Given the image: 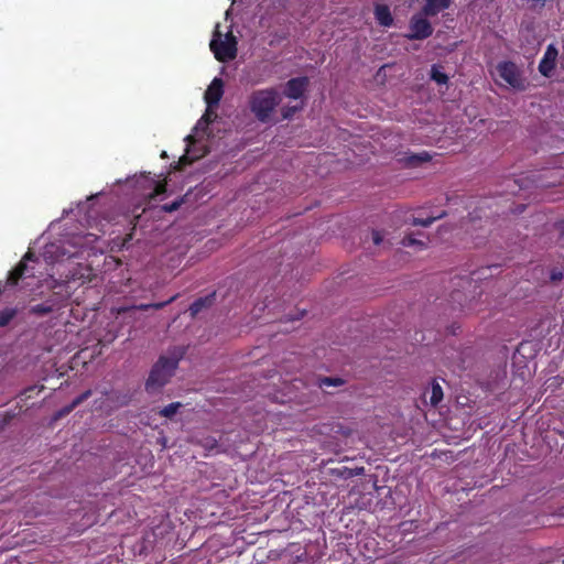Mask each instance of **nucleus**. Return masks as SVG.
I'll return each instance as SVG.
<instances>
[{
	"label": "nucleus",
	"mask_w": 564,
	"mask_h": 564,
	"mask_svg": "<svg viewBox=\"0 0 564 564\" xmlns=\"http://www.w3.org/2000/svg\"><path fill=\"white\" fill-rule=\"evenodd\" d=\"M183 355V348L175 347L169 351L167 356H160L158 361L152 366L145 382V390L153 393L169 383L171 378L174 376Z\"/></svg>",
	"instance_id": "1"
},
{
	"label": "nucleus",
	"mask_w": 564,
	"mask_h": 564,
	"mask_svg": "<svg viewBox=\"0 0 564 564\" xmlns=\"http://www.w3.org/2000/svg\"><path fill=\"white\" fill-rule=\"evenodd\" d=\"M281 102L276 88L253 90L248 97V107L254 118L261 123L273 121V115Z\"/></svg>",
	"instance_id": "2"
},
{
	"label": "nucleus",
	"mask_w": 564,
	"mask_h": 564,
	"mask_svg": "<svg viewBox=\"0 0 564 564\" xmlns=\"http://www.w3.org/2000/svg\"><path fill=\"white\" fill-rule=\"evenodd\" d=\"M237 39L231 32H228L224 40H221V33L219 25L216 26L214 36L210 41V51L214 53L215 58L218 62L225 63L236 58L237 56Z\"/></svg>",
	"instance_id": "3"
},
{
	"label": "nucleus",
	"mask_w": 564,
	"mask_h": 564,
	"mask_svg": "<svg viewBox=\"0 0 564 564\" xmlns=\"http://www.w3.org/2000/svg\"><path fill=\"white\" fill-rule=\"evenodd\" d=\"M496 73L500 79L517 90L525 89V78L520 67L511 61L499 62L496 66Z\"/></svg>",
	"instance_id": "4"
},
{
	"label": "nucleus",
	"mask_w": 564,
	"mask_h": 564,
	"mask_svg": "<svg viewBox=\"0 0 564 564\" xmlns=\"http://www.w3.org/2000/svg\"><path fill=\"white\" fill-rule=\"evenodd\" d=\"M427 17L421 14H414L409 23L410 32L405 35L411 41H422L430 37L433 34V26L426 19Z\"/></svg>",
	"instance_id": "5"
},
{
	"label": "nucleus",
	"mask_w": 564,
	"mask_h": 564,
	"mask_svg": "<svg viewBox=\"0 0 564 564\" xmlns=\"http://www.w3.org/2000/svg\"><path fill=\"white\" fill-rule=\"evenodd\" d=\"M216 118L217 115L213 111V108L207 107V110L194 127L195 134L186 135L183 141H199L198 139H203L204 137L209 141V126Z\"/></svg>",
	"instance_id": "6"
},
{
	"label": "nucleus",
	"mask_w": 564,
	"mask_h": 564,
	"mask_svg": "<svg viewBox=\"0 0 564 564\" xmlns=\"http://www.w3.org/2000/svg\"><path fill=\"white\" fill-rule=\"evenodd\" d=\"M557 56L558 51L555 45L549 44L538 66V69L542 76L549 78L553 75V72L556 67Z\"/></svg>",
	"instance_id": "7"
},
{
	"label": "nucleus",
	"mask_w": 564,
	"mask_h": 564,
	"mask_svg": "<svg viewBox=\"0 0 564 564\" xmlns=\"http://www.w3.org/2000/svg\"><path fill=\"white\" fill-rule=\"evenodd\" d=\"M308 85L310 79L306 76L291 78L284 86L283 95L291 99H300L304 96Z\"/></svg>",
	"instance_id": "8"
},
{
	"label": "nucleus",
	"mask_w": 564,
	"mask_h": 564,
	"mask_svg": "<svg viewBox=\"0 0 564 564\" xmlns=\"http://www.w3.org/2000/svg\"><path fill=\"white\" fill-rule=\"evenodd\" d=\"M224 95V82L219 77H215L207 87L204 99L208 108H216Z\"/></svg>",
	"instance_id": "9"
},
{
	"label": "nucleus",
	"mask_w": 564,
	"mask_h": 564,
	"mask_svg": "<svg viewBox=\"0 0 564 564\" xmlns=\"http://www.w3.org/2000/svg\"><path fill=\"white\" fill-rule=\"evenodd\" d=\"M35 260V256L32 253V252H28L25 253V256L23 257V259L18 263V265L15 268H13L9 274H8V278H7V281H6V284L3 285V288L6 286H14L18 284L19 280L25 274V272L28 271V264H26V261H33Z\"/></svg>",
	"instance_id": "10"
},
{
	"label": "nucleus",
	"mask_w": 564,
	"mask_h": 564,
	"mask_svg": "<svg viewBox=\"0 0 564 564\" xmlns=\"http://www.w3.org/2000/svg\"><path fill=\"white\" fill-rule=\"evenodd\" d=\"M209 152L206 143H186L185 154L181 156L180 162L182 164H191L196 160H199Z\"/></svg>",
	"instance_id": "11"
},
{
	"label": "nucleus",
	"mask_w": 564,
	"mask_h": 564,
	"mask_svg": "<svg viewBox=\"0 0 564 564\" xmlns=\"http://www.w3.org/2000/svg\"><path fill=\"white\" fill-rule=\"evenodd\" d=\"M215 302H216V293L215 292L195 300L188 308L191 316L193 318H195L199 313L210 308L215 304Z\"/></svg>",
	"instance_id": "12"
},
{
	"label": "nucleus",
	"mask_w": 564,
	"mask_h": 564,
	"mask_svg": "<svg viewBox=\"0 0 564 564\" xmlns=\"http://www.w3.org/2000/svg\"><path fill=\"white\" fill-rule=\"evenodd\" d=\"M422 14L425 17H435L440 12L451 7V0H424Z\"/></svg>",
	"instance_id": "13"
},
{
	"label": "nucleus",
	"mask_w": 564,
	"mask_h": 564,
	"mask_svg": "<svg viewBox=\"0 0 564 564\" xmlns=\"http://www.w3.org/2000/svg\"><path fill=\"white\" fill-rule=\"evenodd\" d=\"M375 18L382 26L389 28L393 24V17L386 4H377L375 7Z\"/></svg>",
	"instance_id": "14"
},
{
	"label": "nucleus",
	"mask_w": 564,
	"mask_h": 564,
	"mask_svg": "<svg viewBox=\"0 0 564 564\" xmlns=\"http://www.w3.org/2000/svg\"><path fill=\"white\" fill-rule=\"evenodd\" d=\"M431 159H432V155L429 152L424 151L421 153L406 155L403 160H404L406 166L416 167L425 162H429Z\"/></svg>",
	"instance_id": "15"
},
{
	"label": "nucleus",
	"mask_w": 564,
	"mask_h": 564,
	"mask_svg": "<svg viewBox=\"0 0 564 564\" xmlns=\"http://www.w3.org/2000/svg\"><path fill=\"white\" fill-rule=\"evenodd\" d=\"M345 380L339 377H319L317 378V384L322 389L341 387Z\"/></svg>",
	"instance_id": "16"
},
{
	"label": "nucleus",
	"mask_w": 564,
	"mask_h": 564,
	"mask_svg": "<svg viewBox=\"0 0 564 564\" xmlns=\"http://www.w3.org/2000/svg\"><path fill=\"white\" fill-rule=\"evenodd\" d=\"M174 300H175V296H172L170 300H167L165 302L151 303V304H140V305H134V306H130V307H123V308H121V312H128L130 310L147 311L149 308L161 310L164 306H166L167 304L172 303Z\"/></svg>",
	"instance_id": "17"
},
{
	"label": "nucleus",
	"mask_w": 564,
	"mask_h": 564,
	"mask_svg": "<svg viewBox=\"0 0 564 564\" xmlns=\"http://www.w3.org/2000/svg\"><path fill=\"white\" fill-rule=\"evenodd\" d=\"M443 400V390L436 380H433L432 382V389H431V397H430V403L433 406L438 405V403Z\"/></svg>",
	"instance_id": "18"
},
{
	"label": "nucleus",
	"mask_w": 564,
	"mask_h": 564,
	"mask_svg": "<svg viewBox=\"0 0 564 564\" xmlns=\"http://www.w3.org/2000/svg\"><path fill=\"white\" fill-rule=\"evenodd\" d=\"M304 107V104L301 102V105L295 106H283L281 108V119L282 120H290L294 117V115L299 111H301Z\"/></svg>",
	"instance_id": "19"
},
{
	"label": "nucleus",
	"mask_w": 564,
	"mask_h": 564,
	"mask_svg": "<svg viewBox=\"0 0 564 564\" xmlns=\"http://www.w3.org/2000/svg\"><path fill=\"white\" fill-rule=\"evenodd\" d=\"M181 408H183V404L181 402H173L161 409L159 414L161 416L172 419Z\"/></svg>",
	"instance_id": "20"
},
{
	"label": "nucleus",
	"mask_w": 564,
	"mask_h": 564,
	"mask_svg": "<svg viewBox=\"0 0 564 564\" xmlns=\"http://www.w3.org/2000/svg\"><path fill=\"white\" fill-rule=\"evenodd\" d=\"M431 79L438 85H445L448 82V76L441 72L437 65H433L431 68Z\"/></svg>",
	"instance_id": "21"
},
{
	"label": "nucleus",
	"mask_w": 564,
	"mask_h": 564,
	"mask_svg": "<svg viewBox=\"0 0 564 564\" xmlns=\"http://www.w3.org/2000/svg\"><path fill=\"white\" fill-rule=\"evenodd\" d=\"M18 311L15 308L7 307L0 312V326L4 327L15 317Z\"/></svg>",
	"instance_id": "22"
},
{
	"label": "nucleus",
	"mask_w": 564,
	"mask_h": 564,
	"mask_svg": "<svg viewBox=\"0 0 564 564\" xmlns=\"http://www.w3.org/2000/svg\"><path fill=\"white\" fill-rule=\"evenodd\" d=\"M401 243L404 247H417L420 249H423L426 247V243L423 240L416 239L413 234L406 235L402 239Z\"/></svg>",
	"instance_id": "23"
},
{
	"label": "nucleus",
	"mask_w": 564,
	"mask_h": 564,
	"mask_svg": "<svg viewBox=\"0 0 564 564\" xmlns=\"http://www.w3.org/2000/svg\"><path fill=\"white\" fill-rule=\"evenodd\" d=\"M446 216V212L441 213L438 216L435 217H427L425 219L413 217L412 225L414 226H422V227H430L435 220L441 219Z\"/></svg>",
	"instance_id": "24"
},
{
	"label": "nucleus",
	"mask_w": 564,
	"mask_h": 564,
	"mask_svg": "<svg viewBox=\"0 0 564 564\" xmlns=\"http://www.w3.org/2000/svg\"><path fill=\"white\" fill-rule=\"evenodd\" d=\"M198 444L208 452L214 451L218 447V441L213 436L202 437L198 441Z\"/></svg>",
	"instance_id": "25"
},
{
	"label": "nucleus",
	"mask_w": 564,
	"mask_h": 564,
	"mask_svg": "<svg viewBox=\"0 0 564 564\" xmlns=\"http://www.w3.org/2000/svg\"><path fill=\"white\" fill-rule=\"evenodd\" d=\"M52 311H53V306L50 304H46V303L36 304L31 307V313L39 315V316L47 315Z\"/></svg>",
	"instance_id": "26"
},
{
	"label": "nucleus",
	"mask_w": 564,
	"mask_h": 564,
	"mask_svg": "<svg viewBox=\"0 0 564 564\" xmlns=\"http://www.w3.org/2000/svg\"><path fill=\"white\" fill-rule=\"evenodd\" d=\"M184 197L180 198V199H176L174 202H172L171 204H164L162 206V210L165 212V213H173L175 210H177L181 205L184 203Z\"/></svg>",
	"instance_id": "27"
},
{
	"label": "nucleus",
	"mask_w": 564,
	"mask_h": 564,
	"mask_svg": "<svg viewBox=\"0 0 564 564\" xmlns=\"http://www.w3.org/2000/svg\"><path fill=\"white\" fill-rule=\"evenodd\" d=\"M74 409H75V406H73V403H69V404L63 406L61 410H58L54 414V420H59V419L68 415Z\"/></svg>",
	"instance_id": "28"
},
{
	"label": "nucleus",
	"mask_w": 564,
	"mask_h": 564,
	"mask_svg": "<svg viewBox=\"0 0 564 564\" xmlns=\"http://www.w3.org/2000/svg\"><path fill=\"white\" fill-rule=\"evenodd\" d=\"M549 279H550V282L557 283V282H560L563 279V272L560 269H557V268H553L550 271Z\"/></svg>",
	"instance_id": "29"
},
{
	"label": "nucleus",
	"mask_w": 564,
	"mask_h": 564,
	"mask_svg": "<svg viewBox=\"0 0 564 564\" xmlns=\"http://www.w3.org/2000/svg\"><path fill=\"white\" fill-rule=\"evenodd\" d=\"M91 395V391L90 390H87L85 392H83L82 394H79L77 398H75L73 400V406H78L79 404H82L85 400H87L89 397Z\"/></svg>",
	"instance_id": "30"
},
{
	"label": "nucleus",
	"mask_w": 564,
	"mask_h": 564,
	"mask_svg": "<svg viewBox=\"0 0 564 564\" xmlns=\"http://www.w3.org/2000/svg\"><path fill=\"white\" fill-rule=\"evenodd\" d=\"M91 395V391L90 390H87L85 392H83L82 394H79L77 398H75L73 400V406H78L79 404H82L85 400H87L89 397Z\"/></svg>",
	"instance_id": "31"
},
{
	"label": "nucleus",
	"mask_w": 564,
	"mask_h": 564,
	"mask_svg": "<svg viewBox=\"0 0 564 564\" xmlns=\"http://www.w3.org/2000/svg\"><path fill=\"white\" fill-rule=\"evenodd\" d=\"M371 238H372V242L376 245V246H379L383 242V239H384V236L381 231L379 230H372L371 231Z\"/></svg>",
	"instance_id": "32"
},
{
	"label": "nucleus",
	"mask_w": 564,
	"mask_h": 564,
	"mask_svg": "<svg viewBox=\"0 0 564 564\" xmlns=\"http://www.w3.org/2000/svg\"><path fill=\"white\" fill-rule=\"evenodd\" d=\"M165 191H166V184L165 183H159V184H156L154 192H155L156 195H161V194L165 193Z\"/></svg>",
	"instance_id": "33"
},
{
	"label": "nucleus",
	"mask_w": 564,
	"mask_h": 564,
	"mask_svg": "<svg viewBox=\"0 0 564 564\" xmlns=\"http://www.w3.org/2000/svg\"><path fill=\"white\" fill-rule=\"evenodd\" d=\"M364 474V467L356 468L354 473H350V475H361Z\"/></svg>",
	"instance_id": "34"
},
{
	"label": "nucleus",
	"mask_w": 564,
	"mask_h": 564,
	"mask_svg": "<svg viewBox=\"0 0 564 564\" xmlns=\"http://www.w3.org/2000/svg\"><path fill=\"white\" fill-rule=\"evenodd\" d=\"M130 401V398L128 395H123V401H121V405H127Z\"/></svg>",
	"instance_id": "35"
},
{
	"label": "nucleus",
	"mask_w": 564,
	"mask_h": 564,
	"mask_svg": "<svg viewBox=\"0 0 564 564\" xmlns=\"http://www.w3.org/2000/svg\"><path fill=\"white\" fill-rule=\"evenodd\" d=\"M95 198H96V195H90V196L88 197V200H93V199H95Z\"/></svg>",
	"instance_id": "36"
},
{
	"label": "nucleus",
	"mask_w": 564,
	"mask_h": 564,
	"mask_svg": "<svg viewBox=\"0 0 564 564\" xmlns=\"http://www.w3.org/2000/svg\"><path fill=\"white\" fill-rule=\"evenodd\" d=\"M563 564H564V560H563Z\"/></svg>",
	"instance_id": "37"
}]
</instances>
